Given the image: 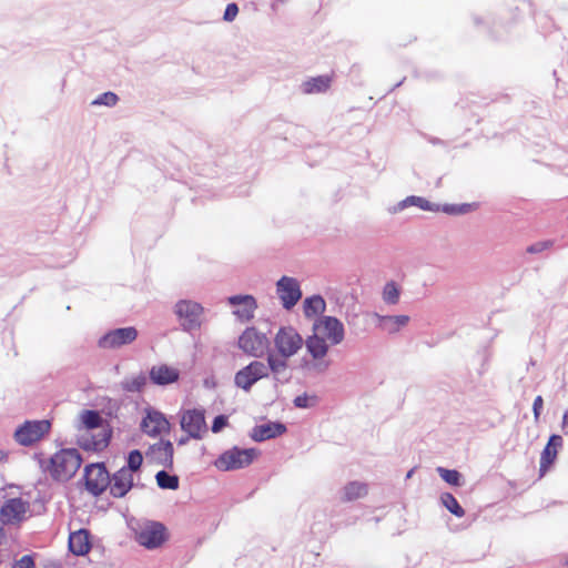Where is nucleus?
I'll list each match as a JSON object with an SVG mask.
<instances>
[{"label": "nucleus", "mask_w": 568, "mask_h": 568, "mask_svg": "<svg viewBox=\"0 0 568 568\" xmlns=\"http://www.w3.org/2000/svg\"><path fill=\"white\" fill-rule=\"evenodd\" d=\"M274 346L270 345L266 363L270 365L273 379L275 381V389L277 384H286L291 381L292 375L281 378V373H285L288 368V361L296 355L304 345V338L292 325H282L273 338Z\"/></svg>", "instance_id": "f257e3e1"}, {"label": "nucleus", "mask_w": 568, "mask_h": 568, "mask_svg": "<svg viewBox=\"0 0 568 568\" xmlns=\"http://www.w3.org/2000/svg\"><path fill=\"white\" fill-rule=\"evenodd\" d=\"M521 18L518 7L503 9L496 14L491 12L471 13L474 27L495 41L508 40Z\"/></svg>", "instance_id": "f03ea898"}, {"label": "nucleus", "mask_w": 568, "mask_h": 568, "mask_svg": "<svg viewBox=\"0 0 568 568\" xmlns=\"http://www.w3.org/2000/svg\"><path fill=\"white\" fill-rule=\"evenodd\" d=\"M82 463V456L74 447L58 450L48 462L39 459L43 471H48L53 480L64 483L74 477Z\"/></svg>", "instance_id": "7ed1b4c3"}, {"label": "nucleus", "mask_w": 568, "mask_h": 568, "mask_svg": "<svg viewBox=\"0 0 568 568\" xmlns=\"http://www.w3.org/2000/svg\"><path fill=\"white\" fill-rule=\"evenodd\" d=\"M261 454L258 448L233 446L222 452L213 465L221 471H232L248 467Z\"/></svg>", "instance_id": "20e7f679"}, {"label": "nucleus", "mask_w": 568, "mask_h": 568, "mask_svg": "<svg viewBox=\"0 0 568 568\" xmlns=\"http://www.w3.org/2000/svg\"><path fill=\"white\" fill-rule=\"evenodd\" d=\"M170 539L168 527L159 520H144L134 530V540L146 550H156Z\"/></svg>", "instance_id": "39448f33"}, {"label": "nucleus", "mask_w": 568, "mask_h": 568, "mask_svg": "<svg viewBox=\"0 0 568 568\" xmlns=\"http://www.w3.org/2000/svg\"><path fill=\"white\" fill-rule=\"evenodd\" d=\"M173 313L183 332L192 334L201 328L204 307L199 302L179 300L173 306Z\"/></svg>", "instance_id": "423d86ee"}, {"label": "nucleus", "mask_w": 568, "mask_h": 568, "mask_svg": "<svg viewBox=\"0 0 568 568\" xmlns=\"http://www.w3.org/2000/svg\"><path fill=\"white\" fill-rule=\"evenodd\" d=\"M84 489L93 497L101 496L110 486V473L104 462L89 463L84 466L82 478Z\"/></svg>", "instance_id": "0eeeda50"}, {"label": "nucleus", "mask_w": 568, "mask_h": 568, "mask_svg": "<svg viewBox=\"0 0 568 568\" xmlns=\"http://www.w3.org/2000/svg\"><path fill=\"white\" fill-rule=\"evenodd\" d=\"M50 429L51 422L48 419H27L17 426L13 439L20 446L31 447L49 435Z\"/></svg>", "instance_id": "6e6552de"}, {"label": "nucleus", "mask_w": 568, "mask_h": 568, "mask_svg": "<svg viewBox=\"0 0 568 568\" xmlns=\"http://www.w3.org/2000/svg\"><path fill=\"white\" fill-rule=\"evenodd\" d=\"M271 341L265 333L260 332L255 326H247L239 336L236 346L246 355L261 358L267 357Z\"/></svg>", "instance_id": "1a4fd4ad"}, {"label": "nucleus", "mask_w": 568, "mask_h": 568, "mask_svg": "<svg viewBox=\"0 0 568 568\" xmlns=\"http://www.w3.org/2000/svg\"><path fill=\"white\" fill-rule=\"evenodd\" d=\"M172 424L168 416L160 409L149 405L144 408L140 422V430L151 438H162L164 434H170Z\"/></svg>", "instance_id": "9d476101"}, {"label": "nucleus", "mask_w": 568, "mask_h": 568, "mask_svg": "<svg viewBox=\"0 0 568 568\" xmlns=\"http://www.w3.org/2000/svg\"><path fill=\"white\" fill-rule=\"evenodd\" d=\"M178 415L182 432L190 433L191 436H195V440L204 438L209 432V426L206 423L205 409L202 406L187 409L182 408Z\"/></svg>", "instance_id": "9b49d317"}, {"label": "nucleus", "mask_w": 568, "mask_h": 568, "mask_svg": "<svg viewBox=\"0 0 568 568\" xmlns=\"http://www.w3.org/2000/svg\"><path fill=\"white\" fill-rule=\"evenodd\" d=\"M272 373L267 363L252 361L235 373L234 385L248 393L258 381L267 378Z\"/></svg>", "instance_id": "f8f14e48"}, {"label": "nucleus", "mask_w": 568, "mask_h": 568, "mask_svg": "<svg viewBox=\"0 0 568 568\" xmlns=\"http://www.w3.org/2000/svg\"><path fill=\"white\" fill-rule=\"evenodd\" d=\"M312 331L318 333L332 346L341 344L345 338L343 322L333 315H322L313 322Z\"/></svg>", "instance_id": "ddd939ff"}, {"label": "nucleus", "mask_w": 568, "mask_h": 568, "mask_svg": "<svg viewBox=\"0 0 568 568\" xmlns=\"http://www.w3.org/2000/svg\"><path fill=\"white\" fill-rule=\"evenodd\" d=\"M138 335L139 332L134 326L111 328L99 337L98 346L102 349H118L132 344Z\"/></svg>", "instance_id": "4468645a"}, {"label": "nucleus", "mask_w": 568, "mask_h": 568, "mask_svg": "<svg viewBox=\"0 0 568 568\" xmlns=\"http://www.w3.org/2000/svg\"><path fill=\"white\" fill-rule=\"evenodd\" d=\"M276 294L282 307L291 311L302 298L303 292L297 278L283 275L276 282Z\"/></svg>", "instance_id": "2eb2a0df"}, {"label": "nucleus", "mask_w": 568, "mask_h": 568, "mask_svg": "<svg viewBox=\"0 0 568 568\" xmlns=\"http://www.w3.org/2000/svg\"><path fill=\"white\" fill-rule=\"evenodd\" d=\"M29 501L21 497H11L4 500L0 507V521L3 526L20 525L26 520L29 510Z\"/></svg>", "instance_id": "dca6fc26"}, {"label": "nucleus", "mask_w": 568, "mask_h": 568, "mask_svg": "<svg viewBox=\"0 0 568 568\" xmlns=\"http://www.w3.org/2000/svg\"><path fill=\"white\" fill-rule=\"evenodd\" d=\"M226 301L239 322L246 323L254 318L257 301L252 294H234Z\"/></svg>", "instance_id": "f3484780"}, {"label": "nucleus", "mask_w": 568, "mask_h": 568, "mask_svg": "<svg viewBox=\"0 0 568 568\" xmlns=\"http://www.w3.org/2000/svg\"><path fill=\"white\" fill-rule=\"evenodd\" d=\"M146 458L166 469H172L174 464V446L170 439L160 438L158 443L149 446L145 452Z\"/></svg>", "instance_id": "a211bd4d"}, {"label": "nucleus", "mask_w": 568, "mask_h": 568, "mask_svg": "<svg viewBox=\"0 0 568 568\" xmlns=\"http://www.w3.org/2000/svg\"><path fill=\"white\" fill-rule=\"evenodd\" d=\"M113 437V426L108 422L99 434L83 435L77 444L85 452L99 453L105 449Z\"/></svg>", "instance_id": "6ab92c4d"}, {"label": "nucleus", "mask_w": 568, "mask_h": 568, "mask_svg": "<svg viewBox=\"0 0 568 568\" xmlns=\"http://www.w3.org/2000/svg\"><path fill=\"white\" fill-rule=\"evenodd\" d=\"M148 377L152 385L166 387L179 382L181 372L169 364H159L150 367Z\"/></svg>", "instance_id": "aec40b11"}, {"label": "nucleus", "mask_w": 568, "mask_h": 568, "mask_svg": "<svg viewBox=\"0 0 568 568\" xmlns=\"http://www.w3.org/2000/svg\"><path fill=\"white\" fill-rule=\"evenodd\" d=\"M286 432L287 426L282 420H267L264 424L255 425L248 435L253 442L263 443L277 438Z\"/></svg>", "instance_id": "412c9836"}, {"label": "nucleus", "mask_w": 568, "mask_h": 568, "mask_svg": "<svg viewBox=\"0 0 568 568\" xmlns=\"http://www.w3.org/2000/svg\"><path fill=\"white\" fill-rule=\"evenodd\" d=\"M564 440L559 434H551L540 454L539 477L545 476L557 460L558 450L562 447Z\"/></svg>", "instance_id": "4be33fe9"}, {"label": "nucleus", "mask_w": 568, "mask_h": 568, "mask_svg": "<svg viewBox=\"0 0 568 568\" xmlns=\"http://www.w3.org/2000/svg\"><path fill=\"white\" fill-rule=\"evenodd\" d=\"M92 534L87 528L71 531L68 538V550L73 556H87L92 549Z\"/></svg>", "instance_id": "5701e85b"}, {"label": "nucleus", "mask_w": 568, "mask_h": 568, "mask_svg": "<svg viewBox=\"0 0 568 568\" xmlns=\"http://www.w3.org/2000/svg\"><path fill=\"white\" fill-rule=\"evenodd\" d=\"M133 487L134 476L132 474L122 468L110 474V486H108V489L113 498H124Z\"/></svg>", "instance_id": "b1692460"}, {"label": "nucleus", "mask_w": 568, "mask_h": 568, "mask_svg": "<svg viewBox=\"0 0 568 568\" xmlns=\"http://www.w3.org/2000/svg\"><path fill=\"white\" fill-rule=\"evenodd\" d=\"M304 345L307 354L313 359L325 358L328 354L329 347L332 346L324 337L313 331L312 334L304 339Z\"/></svg>", "instance_id": "393cba45"}, {"label": "nucleus", "mask_w": 568, "mask_h": 568, "mask_svg": "<svg viewBox=\"0 0 568 568\" xmlns=\"http://www.w3.org/2000/svg\"><path fill=\"white\" fill-rule=\"evenodd\" d=\"M326 301L321 294H313L304 298L302 308L305 318L316 320L326 312Z\"/></svg>", "instance_id": "a878e982"}, {"label": "nucleus", "mask_w": 568, "mask_h": 568, "mask_svg": "<svg viewBox=\"0 0 568 568\" xmlns=\"http://www.w3.org/2000/svg\"><path fill=\"white\" fill-rule=\"evenodd\" d=\"M409 206H417L418 209L426 212H437V203H433L426 197L418 195H409L404 200L399 201L394 207L393 213L400 212Z\"/></svg>", "instance_id": "bb28decb"}, {"label": "nucleus", "mask_w": 568, "mask_h": 568, "mask_svg": "<svg viewBox=\"0 0 568 568\" xmlns=\"http://www.w3.org/2000/svg\"><path fill=\"white\" fill-rule=\"evenodd\" d=\"M377 317V326L388 333H396L402 327L406 326L409 322V316L405 314L399 315H379L375 314Z\"/></svg>", "instance_id": "cd10ccee"}, {"label": "nucleus", "mask_w": 568, "mask_h": 568, "mask_svg": "<svg viewBox=\"0 0 568 568\" xmlns=\"http://www.w3.org/2000/svg\"><path fill=\"white\" fill-rule=\"evenodd\" d=\"M332 84V77L327 74H321L312 77L302 83V91L305 94L324 93Z\"/></svg>", "instance_id": "c85d7f7f"}, {"label": "nucleus", "mask_w": 568, "mask_h": 568, "mask_svg": "<svg viewBox=\"0 0 568 568\" xmlns=\"http://www.w3.org/2000/svg\"><path fill=\"white\" fill-rule=\"evenodd\" d=\"M149 382L148 374L140 372L136 375L126 376L120 382L122 390L126 393H142L144 392Z\"/></svg>", "instance_id": "c756f323"}, {"label": "nucleus", "mask_w": 568, "mask_h": 568, "mask_svg": "<svg viewBox=\"0 0 568 568\" xmlns=\"http://www.w3.org/2000/svg\"><path fill=\"white\" fill-rule=\"evenodd\" d=\"M479 203H444L437 204V212H443L450 216L465 215L469 212L477 210Z\"/></svg>", "instance_id": "7c9ffc66"}, {"label": "nucleus", "mask_w": 568, "mask_h": 568, "mask_svg": "<svg viewBox=\"0 0 568 568\" xmlns=\"http://www.w3.org/2000/svg\"><path fill=\"white\" fill-rule=\"evenodd\" d=\"M342 493V499L344 501H354L356 499L365 497L368 493V488L365 483L353 480L347 483L343 487Z\"/></svg>", "instance_id": "2f4dec72"}, {"label": "nucleus", "mask_w": 568, "mask_h": 568, "mask_svg": "<svg viewBox=\"0 0 568 568\" xmlns=\"http://www.w3.org/2000/svg\"><path fill=\"white\" fill-rule=\"evenodd\" d=\"M80 427L87 430L97 429L99 427L105 426L102 423V418L100 413L95 409H83L80 413Z\"/></svg>", "instance_id": "473e14b6"}, {"label": "nucleus", "mask_w": 568, "mask_h": 568, "mask_svg": "<svg viewBox=\"0 0 568 568\" xmlns=\"http://www.w3.org/2000/svg\"><path fill=\"white\" fill-rule=\"evenodd\" d=\"M438 476L449 486L458 488L465 485L464 475L455 468L439 466L436 468Z\"/></svg>", "instance_id": "72a5a7b5"}, {"label": "nucleus", "mask_w": 568, "mask_h": 568, "mask_svg": "<svg viewBox=\"0 0 568 568\" xmlns=\"http://www.w3.org/2000/svg\"><path fill=\"white\" fill-rule=\"evenodd\" d=\"M155 480L158 487L164 490H176L180 487V477L175 474H170L166 471V468L155 474Z\"/></svg>", "instance_id": "f704fd0d"}, {"label": "nucleus", "mask_w": 568, "mask_h": 568, "mask_svg": "<svg viewBox=\"0 0 568 568\" xmlns=\"http://www.w3.org/2000/svg\"><path fill=\"white\" fill-rule=\"evenodd\" d=\"M440 505L457 518L465 516V509L457 498L449 491H444L439 496Z\"/></svg>", "instance_id": "c9c22d12"}, {"label": "nucleus", "mask_w": 568, "mask_h": 568, "mask_svg": "<svg viewBox=\"0 0 568 568\" xmlns=\"http://www.w3.org/2000/svg\"><path fill=\"white\" fill-rule=\"evenodd\" d=\"M143 465V454L140 449H131L125 456V464L121 467L123 470L132 474L141 470Z\"/></svg>", "instance_id": "e433bc0d"}, {"label": "nucleus", "mask_w": 568, "mask_h": 568, "mask_svg": "<svg viewBox=\"0 0 568 568\" xmlns=\"http://www.w3.org/2000/svg\"><path fill=\"white\" fill-rule=\"evenodd\" d=\"M400 287L395 281H389L383 288V300L388 305H395L399 302Z\"/></svg>", "instance_id": "4c0bfd02"}, {"label": "nucleus", "mask_w": 568, "mask_h": 568, "mask_svg": "<svg viewBox=\"0 0 568 568\" xmlns=\"http://www.w3.org/2000/svg\"><path fill=\"white\" fill-rule=\"evenodd\" d=\"M318 403V396L316 394H308L304 392L297 395L293 399V405L296 408L308 409L314 407Z\"/></svg>", "instance_id": "58836bf2"}, {"label": "nucleus", "mask_w": 568, "mask_h": 568, "mask_svg": "<svg viewBox=\"0 0 568 568\" xmlns=\"http://www.w3.org/2000/svg\"><path fill=\"white\" fill-rule=\"evenodd\" d=\"M120 98L119 95L113 91H105L101 94H99L92 102L91 105H103L108 108H112L116 105Z\"/></svg>", "instance_id": "ea45409f"}, {"label": "nucleus", "mask_w": 568, "mask_h": 568, "mask_svg": "<svg viewBox=\"0 0 568 568\" xmlns=\"http://www.w3.org/2000/svg\"><path fill=\"white\" fill-rule=\"evenodd\" d=\"M101 408V413L104 414L110 420L118 418L120 410V404L116 399L105 397Z\"/></svg>", "instance_id": "a19ab883"}, {"label": "nucleus", "mask_w": 568, "mask_h": 568, "mask_svg": "<svg viewBox=\"0 0 568 568\" xmlns=\"http://www.w3.org/2000/svg\"><path fill=\"white\" fill-rule=\"evenodd\" d=\"M226 426H229V416L225 414H219L213 418L211 423V432L214 434H219Z\"/></svg>", "instance_id": "79ce46f5"}, {"label": "nucleus", "mask_w": 568, "mask_h": 568, "mask_svg": "<svg viewBox=\"0 0 568 568\" xmlns=\"http://www.w3.org/2000/svg\"><path fill=\"white\" fill-rule=\"evenodd\" d=\"M37 554L23 555L19 560H16L12 568H36Z\"/></svg>", "instance_id": "37998d69"}, {"label": "nucleus", "mask_w": 568, "mask_h": 568, "mask_svg": "<svg viewBox=\"0 0 568 568\" xmlns=\"http://www.w3.org/2000/svg\"><path fill=\"white\" fill-rule=\"evenodd\" d=\"M552 245L551 241H539L527 246L526 252L529 254H538L549 248Z\"/></svg>", "instance_id": "c03bdc74"}, {"label": "nucleus", "mask_w": 568, "mask_h": 568, "mask_svg": "<svg viewBox=\"0 0 568 568\" xmlns=\"http://www.w3.org/2000/svg\"><path fill=\"white\" fill-rule=\"evenodd\" d=\"M239 13V6L235 2H230L226 4L224 13H223V20L226 22H232Z\"/></svg>", "instance_id": "a18cd8bd"}, {"label": "nucleus", "mask_w": 568, "mask_h": 568, "mask_svg": "<svg viewBox=\"0 0 568 568\" xmlns=\"http://www.w3.org/2000/svg\"><path fill=\"white\" fill-rule=\"evenodd\" d=\"M329 366H331V362L326 361L325 358H323V359H313L312 358L311 372H314L317 374H323L329 368Z\"/></svg>", "instance_id": "49530a36"}, {"label": "nucleus", "mask_w": 568, "mask_h": 568, "mask_svg": "<svg viewBox=\"0 0 568 568\" xmlns=\"http://www.w3.org/2000/svg\"><path fill=\"white\" fill-rule=\"evenodd\" d=\"M542 409H544V398L541 395H538L535 397L534 403H532V414H534V419L536 423L539 422Z\"/></svg>", "instance_id": "de8ad7c7"}, {"label": "nucleus", "mask_w": 568, "mask_h": 568, "mask_svg": "<svg viewBox=\"0 0 568 568\" xmlns=\"http://www.w3.org/2000/svg\"><path fill=\"white\" fill-rule=\"evenodd\" d=\"M297 369H301L303 372H306V373H311V369H312V357L310 356H303L300 362H298V365L295 367Z\"/></svg>", "instance_id": "09e8293b"}, {"label": "nucleus", "mask_w": 568, "mask_h": 568, "mask_svg": "<svg viewBox=\"0 0 568 568\" xmlns=\"http://www.w3.org/2000/svg\"><path fill=\"white\" fill-rule=\"evenodd\" d=\"M203 386L206 389H215L217 387V382L214 376H207L203 379Z\"/></svg>", "instance_id": "8fccbe9b"}, {"label": "nucleus", "mask_w": 568, "mask_h": 568, "mask_svg": "<svg viewBox=\"0 0 568 568\" xmlns=\"http://www.w3.org/2000/svg\"><path fill=\"white\" fill-rule=\"evenodd\" d=\"M191 439H195V436H191L190 433H185V435L181 436L179 439H178V445L179 446H184L186 445Z\"/></svg>", "instance_id": "3c124183"}, {"label": "nucleus", "mask_w": 568, "mask_h": 568, "mask_svg": "<svg viewBox=\"0 0 568 568\" xmlns=\"http://www.w3.org/2000/svg\"><path fill=\"white\" fill-rule=\"evenodd\" d=\"M561 429L565 433V435H568V409L565 410L562 415Z\"/></svg>", "instance_id": "603ef678"}, {"label": "nucleus", "mask_w": 568, "mask_h": 568, "mask_svg": "<svg viewBox=\"0 0 568 568\" xmlns=\"http://www.w3.org/2000/svg\"><path fill=\"white\" fill-rule=\"evenodd\" d=\"M427 140L433 145H445L446 144V142L444 140H442L439 138H435V136H428Z\"/></svg>", "instance_id": "864d4df0"}, {"label": "nucleus", "mask_w": 568, "mask_h": 568, "mask_svg": "<svg viewBox=\"0 0 568 568\" xmlns=\"http://www.w3.org/2000/svg\"><path fill=\"white\" fill-rule=\"evenodd\" d=\"M8 456L9 455L7 452H4L3 449H0V463L7 460Z\"/></svg>", "instance_id": "5fc2aeb1"}, {"label": "nucleus", "mask_w": 568, "mask_h": 568, "mask_svg": "<svg viewBox=\"0 0 568 568\" xmlns=\"http://www.w3.org/2000/svg\"><path fill=\"white\" fill-rule=\"evenodd\" d=\"M6 538V530L3 528V525H0V545L2 544V540Z\"/></svg>", "instance_id": "6e6d98bb"}, {"label": "nucleus", "mask_w": 568, "mask_h": 568, "mask_svg": "<svg viewBox=\"0 0 568 568\" xmlns=\"http://www.w3.org/2000/svg\"><path fill=\"white\" fill-rule=\"evenodd\" d=\"M286 0H274L273 3H272V9L275 10L276 9V6L278 3H284Z\"/></svg>", "instance_id": "4d7b16f0"}, {"label": "nucleus", "mask_w": 568, "mask_h": 568, "mask_svg": "<svg viewBox=\"0 0 568 568\" xmlns=\"http://www.w3.org/2000/svg\"><path fill=\"white\" fill-rule=\"evenodd\" d=\"M414 471H415V468L409 469L406 474V479L410 478L413 476Z\"/></svg>", "instance_id": "13d9d810"}, {"label": "nucleus", "mask_w": 568, "mask_h": 568, "mask_svg": "<svg viewBox=\"0 0 568 568\" xmlns=\"http://www.w3.org/2000/svg\"><path fill=\"white\" fill-rule=\"evenodd\" d=\"M39 503L41 505V507L44 509V501L41 499V498H37L34 500V504Z\"/></svg>", "instance_id": "bf43d9fd"}, {"label": "nucleus", "mask_w": 568, "mask_h": 568, "mask_svg": "<svg viewBox=\"0 0 568 568\" xmlns=\"http://www.w3.org/2000/svg\"><path fill=\"white\" fill-rule=\"evenodd\" d=\"M403 82H404V79H403V80H400L399 82H397V83L393 87V89H392V90H394V89L398 88L399 85H402V83H403Z\"/></svg>", "instance_id": "052dcab7"}, {"label": "nucleus", "mask_w": 568, "mask_h": 568, "mask_svg": "<svg viewBox=\"0 0 568 568\" xmlns=\"http://www.w3.org/2000/svg\"><path fill=\"white\" fill-rule=\"evenodd\" d=\"M291 375L290 373H287V371L285 373H281V378H284L286 376Z\"/></svg>", "instance_id": "680f3d73"}, {"label": "nucleus", "mask_w": 568, "mask_h": 568, "mask_svg": "<svg viewBox=\"0 0 568 568\" xmlns=\"http://www.w3.org/2000/svg\"><path fill=\"white\" fill-rule=\"evenodd\" d=\"M134 487H141V488H143V487H144V485H143V484H140V483H136V484L134 483Z\"/></svg>", "instance_id": "e2e57ef3"}, {"label": "nucleus", "mask_w": 568, "mask_h": 568, "mask_svg": "<svg viewBox=\"0 0 568 568\" xmlns=\"http://www.w3.org/2000/svg\"><path fill=\"white\" fill-rule=\"evenodd\" d=\"M552 75H554V78L556 79V81H558V78H557V71H556V70H554V71H552Z\"/></svg>", "instance_id": "0e129e2a"}, {"label": "nucleus", "mask_w": 568, "mask_h": 568, "mask_svg": "<svg viewBox=\"0 0 568 568\" xmlns=\"http://www.w3.org/2000/svg\"><path fill=\"white\" fill-rule=\"evenodd\" d=\"M565 565L568 566V557L565 559Z\"/></svg>", "instance_id": "69168bd1"}]
</instances>
